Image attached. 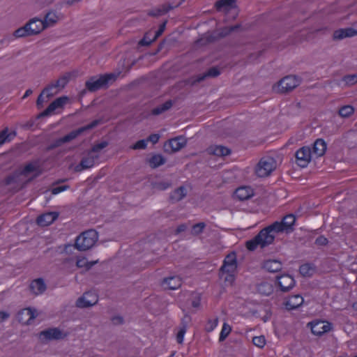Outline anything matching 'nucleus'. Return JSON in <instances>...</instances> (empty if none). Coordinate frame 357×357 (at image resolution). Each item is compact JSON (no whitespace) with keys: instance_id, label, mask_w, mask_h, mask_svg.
Wrapping results in <instances>:
<instances>
[{"instance_id":"nucleus-1","label":"nucleus","mask_w":357,"mask_h":357,"mask_svg":"<svg viewBox=\"0 0 357 357\" xmlns=\"http://www.w3.org/2000/svg\"><path fill=\"white\" fill-rule=\"evenodd\" d=\"M116 75L113 73L102 75L99 77H91L85 82V89L79 93V97L82 98L85 95L86 91L95 92L100 89L107 88L108 83L111 80H115Z\"/></svg>"},{"instance_id":"nucleus-2","label":"nucleus","mask_w":357,"mask_h":357,"mask_svg":"<svg viewBox=\"0 0 357 357\" xmlns=\"http://www.w3.org/2000/svg\"><path fill=\"white\" fill-rule=\"evenodd\" d=\"M98 239V232L94 229H89L76 238L75 248L79 251L88 250L96 244Z\"/></svg>"},{"instance_id":"nucleus-3","label":"nucleus","mask_w":357,"mask_h":357,"mask_svg":"<svg viewBox=\"0 0 357 357\" xmlns=\"http://www.w3.org/2000/svg\"><path fill=\"white\" fill-rule=\"evenodd\" d=\"M298 84L299 82L296 76L289 75L280 79L274 90L278 93H286L294 89Z\"/></svg>"},{"instance_id":"nucleus-4","label":"nucleus","mask_w":357,"mask_h":357,"mask_svg":"<svg viewBox=\"0 0 357 357\" xmlns=\"http://www.w3.org/2000/svg\"><path fill=\"white\" fill-rule=\"evenodd\" d=\"M286 228L282 222H275L271 225L262 229L261 231L264 233V236L266 238V241L272 244L275 239V234L280 232H286Z\"/></svg>"},{"instance_id":"nucleus-5","label":"nucleus","mask_w":357,"mask_h":357,"mask_svg":"<svg viewBox=\"0 0 357 357\" xmlns=\"http://www.w3.org/2000/svg\"><path fill=\"white\" fill-rule=\"evenodd\" d=\"M68 100V98L67 96H61L55 99L43 112L37 115L36 119H41L50 116L56 109L63 108L67 103Z\"/></svg>"},{"instance_id":"nucleus-6","label":"nucleus","mask_w":357,"mask_h":357,"mask_svg":"<svg viewBox=\"0 0 357 357\" xmlns=\"http://www.w3.org/2000/svg\"><path fill=\"white\" fill-rule=\"evenodd\" d=\"M66 336L67 335L58 328H50L42 331L39 334V337L42 342L63 340Z\"/></svg>"},{"instance_id":"nucleus-7","label":"nucleus","mask_w":357,"mask_h":357,"mask_svg":"<svg viewBox=\"0 0 357 357\" xmlns=\"http://www.w3.org/2000/svg\"><path fill=\"white\" fill-rule=\"evenodd\" d=\"M236 268V255L234 252H231L224 259L223 265L220 268V277L223 278L225 272H235Z\"/></svg>"},{"instance_id":"nucleus-8","label":"nucleus","mask_w":357,"mask_h":357,"mask_svg":"<svg viewBox=\"0 0 357 357\" xmlns=\"http://www.w3.org/2000/svg\"><path fill=\"white\" fill-rule=\"evenodd\" d=\"M312 151L309 146H303L295 153L296 162L301 167L307 166L311 160Z\"/></svg>"},{"instance_id":"nucleus-9","label":"nucleus","mask_w":357,"mask_h":357,"mask_svg":"<svg viewBox=\"0 0 357 357\" xmlns=\"http://www.w3.org/2000/svg\"><path fill=\"white\" fill-rule=\"evenodd\" d=\"M186 145V140L184 137L180 136L171 139L165 142L164 144V151L166 153H172L178 151Z\"/></svg>"},{"instance_id":"nucleus-10","label":"nucleus","mask_w":357,"mask_h":357,"mask_svg":"<svg viewBox=\"0 0 357 357\" xmlns=\"http://www.w3.org/2000/svg\"><path fill=\"white\" fill-rule=\"evenodd\" d=\"M181 4V2H178V3L167 2L160 5L158 7L148 10L147 15L150 17H158L167 13L174 8L178 7Z\"/></svg>"},{"instance_id":"nucleus-11","label":"nucleus","mask_w":357,"mask_h":357,"mask_svg":"<svg viewBox=\"0 0 357 357\" xmlns=\"http://www.w3.org/2000/svg\"><path fill=\"white\" fill-rule=\"evenodd\" d=\"M274 161L273 158H268L266 160L261 159L257 167L256 174L259 177H265L268 176L272 171L274 169Z\"/></svg>"},{"instance_id":"nucleus-12","label":"nucleus","mask_w":357,"mask_h":357,"mask_svg":"<svg viewBox=\"0 0 357 357\" xmlns=\"http://www.w3.org/2000/svg\"><path fill=\"white\" fill-rule=\"evenodd\" d=\"M311 332L317 336H321L325 333L330 331L332 328L331 324L324 321H314L307 324Z\"/></svg>"},{"instance_id":"nucleus-13","label":"nucleus","mask_w":357,"mask_h":357,"mask_svg":"<svg viewBox=\"0 0 357 357\" xmlns=\"http://www.w3.org/2000/svg\"><path fill=\"white\" fill-rule=\"evenodd\" d=\"M271 245L268 241H266V238L264 236V233L260 231L252 239L246 242V248L250 251H254L258 245L264 248Z\"/></svg>"},{"instance_id":"nucleus-14","label":"nucleus","mask_w":357,"mask_h":357,"mask_svg":"<svg viewBox=\"0 0 357 357\" xmlns=\"http://www.w3.org/2000/svg\"><path fill=\"white\" fill-rule=\"evenodd\" d=\"M98 297L90 292H86L76 301V306L79 308H86L95 305L98 303Z\"/></svg>"},{"instance_id":"nucleus-15","label":"nucleus","mask_w":357,"mask_h":357,"mask_svg":"<svg viewBox=\"0 0 357 357\" xmlns=\"http://www.w3.org/2000/svg\"><path fill=\"white\" fill-rule=\"evenodd\" d=\"M98 158V155H94L89 151L86 156L82 158L79 164L75 166V171L79 172L84 169L92 167L95 164V160Z\"/></svg>"},{"instance_id":"nucleus-16","label":"nucleus","mask_w":357,"mask_h":357,"mask_svg":"<svg viewBox=\"0 0 357 357\" xmlns=\"http://www.w3.org/2000/svg\"><path fill=\"white\" fill-rule=\"evenodd\" d=\"M277 283L283 292H287L295 285V280L293 277L288 274L277 276Z\"/></svg>"},{"instance_id":"nucleus-17","label":"nucleus","mask_w":357,"mask_h":357,"mask_svg":"<svg viewBox=\"0 0 357 357\" xmlns=\"http://www.w3.org/2000/svg\"><path fill=\"white\" fill-rule=\"evenodd\" d=\"M70 77V73H65L54 83H52L44 88L43 92H49L53 88H58L59 90L63 89L69 82Z\"/></svg>"},{"instance_id":"nucleus-18","label":"nucleus","mask_w":357,"mask_h":357,"mask_svg":"<svg viewBox=\"0 0 357 357\" xmlns=\"http://www.w3.org/2000/svg\"><path fill=\"white\" fill-rule=\"evenodd\" d=\"M37 316L36 310L31 308H25L20 310L17 315L19 322L24 324H30L31 320H33Z\"/></svg>"},{"instance_id":"nucleus-19","label":"nucleus","mask_w":357,"mask_h":357,"mask_svg":"<svg viewBox=\"0 0 357 357\" xmlns=\"http://www.w3.org/2000/svg\"><path fill=\"white\" fill-rule=\"evenodd\" d=\"M59 213L57 212H49L40 215L36 220L39 226L45 227L52 224L57 219Z\"/></svg>"},{"instance_id":"nucleus-20","label":"nucleus","mask_w":357,"mask_h":357,"mask_svg":"<svg viewBox=\"0 0 357 357\" xmlns=\"http://www.w3.org/2000/svg\"><path fill=\"white\" fill-rule=\"evenodd\" d=\"M47 289V286L43 278L33 280L30 285V291L36 296L42 294Z\"/></svg>"},{"instance_id":"nucleus-21","label":"nucleus","mask_w":357,"mask_h":357,"mask_svg":"<svg viewBox=\"0 0 357 357\" xmlns=\"http://www.w3.org/2000/svg\"><path fill=\"white\" fill-rule=\"evenodd\" d=\"M77 137V135L75 132V130L71 131L68 135H65L63 137L59 138L56 139L54 142H53L49 146L47 147V150H52L60 146H61L63 144L69 142L73 139H75Z\"/></svg>"},{"instance_id":"nucleus-22","label":"nucleus","mask_w":357,"mask_h":357,"mask_svg":"<svg viewBox=\"0 0 357 357\" xmlns=\"http://www.w3.org/2000/svg\"><path fill=\"white\" fill-rule=\"evenodd\" d=\"M303 303V297L299 294L291 296L284 303L287 310H295L300 307Z\"/></svg>"},{"instance_id":"nucleus-23","label":"nucleus","mask_w":357,"mask_h":357,"mask_svg":"<svg viewBox=\"0 0 357 357\" xmlns=\"http://www.w3.org/2000/svg\"><path fill=\"white\" fill-rule=\"evenodd\" d=\"M181 278L178 276H172L163 279L162 284L171 290H175L181 287Z\"/></svg>"},{"instance_id":"nucleus-24","label":"nucleus","mask_w":357,"mask_h":357,"mask_svg":"<svg viewBox=\"0 0 357 357\" xmlns=\"http://www.w3.org/2000/svg\"><path fill=\"white\" fill-rule=\"evenodd\" d=\"M186 195L187 190L183 185H181L170 193L169 201L172 203H176L181 201Z\"/></svg>"},{"instance_id":"nucleus-25","label":"nucleus","mask_w":357,"mask_h":357,"mask_svg":"<svg viewBox=\"0 0 357 357\" xmlns=\"http://www.w3.org/2000/svg\"><path fill=\"white\" fill-rule=\"evenodd\" d=\"M356 35H357V31L352 28L340 29L334 31L333 38L334 40H342Z\"/></svg>"},{"instance_id":"nucleus-26","label":"nucleus","mask_w":357,"mask_h":357,"mask_svg":"<svg viewBox=\"0 0 357 357\" xmlns=\"http://www.w3.org/2000/svg\"><path fill=\"white\" fill-rule=\"evenodd\" d=\"M206 151L208 154L218 157L226 156L231 153L230 149L223 146H211Z\"/></svg>"},{"instance_id":"nucleus-27","label":"nucleus","mask_w":357,"mask_h":357,"mask_svg":"<svg viewBox=\"0 0 357 357\" xmlns=\"http://www.w3.org/2000/svg\"><path fill=\"white\" fill-rule=\"evenodd\" d=\"M220 74V71L218 67H212L206 72L197 76L196 79L192 82V84L199 83L206 77H216Z\"/></svg>"},{"instance_id":"nucleus-28","label":"nucleus","mask_w":357,"mask_h":357,"mask_svg":"<svg viewBox=\"0 0 357 357\" xmlns=\"http://www.w3.org/2000/svg\"><path fill=\"white\" fill-rule=\"evenodd\" d=\"M59 20V15L56 12L55 10H50L46 13L44 20H42V22L47 29L56 24Z\"/></svg>"},{"instance_id":"nucleus-29","label":"nucleus","mask_w":357,"mask_h":357,"mask_svg":"<svg viewBox=\"0 0 357 357\" xmlns=\"http://www.w3.org/2000/svg\"><path fill=\"white\" fill-rule=\"evenodd\" d=\"M13 36L15 38H25L32 36L33 33L29 20L23 26L16 29L13 33Z\"/></svg>"},{"instance_id":"nucleus-30","label":"nucleus","mask_w":357,"mask_h":357,"mask_svg":"<svg viewBox=\"0 0 357 357\" xmlns=\"http://www.w3.org/2000/svg\"><path fill=\"white\" fill-rule=\"evenodd\" d=\"M264 268L270 273H276L281 271L282 265L279 260L269 259L264 262Z\"/></svg>"},{"instance_id":"nucleus-31","label":"nucleus","mask_w":357,"mask_h":357,"mask_svg":"<svg viewBox=\"0 0 357 357\" xmlns=\"http://www.w3.org/2000/svg\"><path fill=\"white\" fill-rule=\"evenodd\" d=\"M252 195L253 192L250 187H240L235 191V196L241 201L247 200Z\"/></svg>"},{"instance_id":"nucleus-32","label":"nucleus","mask_w":357,"mask_h":357,"mask_svg":"<svg viewBox=\"0 0 357 357\" xmlns=\"http://www.w3.org/2000/svg\"><path fill=\"white\" fill-rule=\"evenodd\" d=\"M326 148L325 141L322 139H317L313 144L312 153L318 157L322 156L325 153Z\"/></svg>"},{"instance_id":"nucleus-33","label":"nucleus","mask_w":357,"mask_h":357,"mask_svg":"<svg viewBox=\"0 0 357 357\" xmlns=\"http://www.w3.org/2000/svg\"><path fill=\"white\" fill-rule=\"evenodd\" d=\"M31 23V28L32 30L33 36H36L39 34L43 30L46 29L45 26H44L42 20L38 17H33L29 20Z\"/></svg>"},{"instance_id":"nucleus-34","label":"nucleus","mask_w":357,"mask_h":357,"mask_svg":"<svg viewBox=\"0 0 357 357\" xmlns=\"http://www.w3.org/2000/svg\"><path fill=\"white\" fill-rule=\"evenodd\" d=\"M257 291L262 296H269L273 291V286L271 283L263 281L257 284Z\"/></svg>"},{"instance_id":"nucleus-35","label":"nucleus","mask_w":357,"mask_h":357,"mask_svg":"<svg viewBox=\"0 0 357 357\" xmlns=\"http://www.w3.org/2000/svg\"><path fill=\"white\" fill-rule=\"evenodd\" d=\"M189 321H190V317L188 316H185L181 319V326L180 327L179 331H178L177 335H176V341L178 344H182L183 342V337H184L185 333H186L188 323Z\"/></svg>"},{"instance_id":"nucleus-36","label":"nucleus","mask_w":357,"mask_h":357,"mask_svg":"<svg viewBox=\"0 0 357 357\" xmlns=\"http://www.w3.org/2000/svg\"><path fill=\"white\" fill-rule=\"evenodd\" d=\"M296 221V217L293 214H288L285 215L281 221L286 229V233L289 234L294 231V225Z\"/></svg>"},{"instance_id":"nucleus-37","label":"nucleus","mask_w":357,"mask_h":357,"mask_svg":"<svg viewBox=\"0 0 357 357\" xmlns=\"http://www.w3.org/2000/svg\"><path fill=\"white\" fill-rule=\"evenodd\" d=\"M15 136V131L9 132L8 128H5L0 131V146L6 142H10Z\"/></svg>"},{"instance_id":"nucleus-38","label":"nucleus","mask_w":357,"mask_h":357,"mask_svg":"<svg viewBox=\"0 0 357 357\" xmlns=\"http://www.w3.org/2000/svg\"><path fill=\"white\" fill-rule=\"evenodd\" d=\"M173 106V101L169 100L162 105L157 106L151 110V114L154 116L160 115L169 110Z\"/></svg>"},{"instance_id":"nucleus-39","label":"nucleus","mask_w":357,"mask_h":357,"mask_svg":"<svg viewBox=\"0 0 357 357\" xmlns=\"http://www.w3.org/2000/svg\"><path fill=\"white\" fill-rule=\"evenodd\" d=\"M235 3V0H219L216 1L215 6L218 11L230 10Z\"/></svg>"},{"instance_id":"nucleus-40","label":"nucleus","mask_w":357,"mask_h":357,"mask_svg":"<svg viewBox=\"0 0 357 357\" xmlns=\"http://www.w3.org/2000/svg\"><path fill=\"white\" fill-rule=\"evenodd\" d=\"M165 158L160 154L153 155L149 160V165L153 169L158 167L159 166L165 164Z\"/></svg>"},{"instance_id":"nucleus-41","label":"nucleus","mask_w":357,"mask_h":357,"mask_svg":"<svg viewBox=\"0 0 357 357\" xmlns=\"http://www.w3.org/2000/svg\"><path fill=\"white\" fill-rule=\"evenodd\" d=\"M101 121H102L100 119H96V120H93L92 122H91L89 124H88L85 126L79 128L77 130H75L77 137L82 135L84 132H85L86 130H89L96 128L99 124H100Z\"/></svg>"},{"instance_id":"nucleus-42","label":"nucleus","mask_w":357,"mask_h":357,"mask_svg":"<svg viewBox=\"0 0 357 357\" xmlns=\"http://www.w3.org/2000/svg\"><path fill=\"white\" fill-rule=\"evenodd\" d=\"M299 272L304 277H310L314 272V268L311 264H305L300 266Z\"/></svg>"},{"instance_id":"nucleus-43","label":"nucleus","mask_w":357,"mask_h":357,"mask_svg":"<svg viewBox=\"0 0 357 357\" xmlns=\"http://www.w3.org/2000/svg\"><path fill=\"white\" fill-rule=\"evenodd\" d=\"M354 109L352 106L344 105L339 109L338 113L342 117L346 118L350 116L354 113Z\"/></svg>"},{"instance_id":"nucleus-44","label":"nucleus","mask_w":357,"mask_h":357,"mask_svg":"<svg viewBox=\"0 0 357 357\" xmlns=\"http://www.w3.org/2000/svg\"><path fill=\"white\" fill-rule=\"evenodd\" d=\"M172 185V183L169 181H161L153 183V188L158 190H165Z\"/></svg>"},{"instance_id":"nucleus-45","label":"nucleus","mask_w":357,"mask_h":357,"mask_svg":"<svg viewBox=\"0 0 357 357\" xmlns=\"http://www.w3.org/2000/svg\"><path fill=\"white\" fill-rule=\"evenodd\" d=\"M231 331V328L229 325H228L227 323H224L222 326V331L220 334L219 341L222 342L224 341L227 337L229 335Z\"/></svg>"},{"instance_id":"nucleus-46","label":"nucleus","mask_w":357,"mask_h":357,"mask_svg":"<svg viewBox=\"0 0 357 357\" xmlns=\"http://www.w3.org/2000/svg\"><path fill=\"white\" fill-rule=\"evenodd\" d=\"M206 227V224L204 222H199L192 226V234L194 236H197L202 233L204 229Z\"/></svg>"},{"instance_id":"nucleus-47","label":"nucleus","mask_w":357,"mask_h":357,"mask_svg":"<svg viewBox=\"0 0 357 357\" xmlns=\"http://www.w3.org/2000/svg\"><path fill=\"white\" fill-rule=\"evenodd\" d=\"M234 272H225L223 278H221L226 285H231L234 280H235V276L234 274Z\"/></svg>"},{"instance_id":"nucleus-48","label":"nucleus","mask_w":357,"mask_h":357,"mask_svg":"<svg viewBox=\"0 0 357 357\" xmlns=\"http://www.w3.org/2000/svg\"><path fill=\"white\" fill-rule=\"evenodd\" d=\"M108 144H109L108 142H107V141H102L101 142H100L98 144H94L92 146L90 152H91L93 154V153L100 152L102 149H103L105 147H107L108 146Z\"/></svg>"},{"instance_id":"nucleus-49","label":"nucleus","mask_w":357,"mask_h":357,"mask_svg":"<svg viewBox=\"0 0 357 357\" xmlns=\"http://www.w3.org/2000/svg\"><path fill=\"white\" fill-rule=\"evenodd\" d=\"M149 33H146L142 39H141L138 45L139 46H149L150 45L153 41L155 40H153V38H151L149 36Z\"/></svg>"},{"instance_id":"nucleus-50","label":"nucleus","mask_w":357,"mask_h":357,"mask_svg":"<svg viewBox=\"0 0 357 357\" xmlns=\"http://www.w3.org/2000/svg\"><path fill=\"white\" fill-rule=\"evenodd\" d=\"M252 343L259 347L262 348L266 344V340L264 335L256 336L252 338Z\"/></svg>"},{"instance_id":"nucleus-51","label":"nucleus","mask_w":357,"mask_h":357,"mask_svg":"<svg viewBox=\"0 0 357 357\" xmlns=\"http://www.w3.org/2000/svg\"><path fill=\"white\" fill-rule=\"evenodd\" d=\"M36 170L37 167H36V165H34L32 163H29L24 167L22 171L21 172V174L26 176L30 173H32Z\"/></svg>"},{"instance_id":"nucleus-52","label":"nucleus","mask_w":357,"mask_h":357,"mask_svg":"<svg viewBox=\"0 0 357 357\" xmlns=\"http://www.w3.org/2000/svg\"><path fill=\"white\" fill-rule=\"evenodd\" d=\"M343 81L347 85H354L357 83V75H348L343 77Z\"/></svg>"},{"instance_id":"nucleus-53","label":"nucleus","mask_w":357,"mask_h":357,"mask_svg":"<svg viewBox=\"0 0 357 357\" xmlns=\"http://www.w3.org/2000/svg\"><path fill=\"white\" fill-rule=\"evenodd\" d=\"M147 146V140L141 139L137 141L135 144H134L132 146V149H145Z\"/></svg>"},{"instance_id":"nucleus-54","label":"nucleus","mask_w":357,"mask_h":357,"mask_svg":"<svg viewBox=\"0 0 357 357\" xmlns=\"http://www.w3.org/2000/svg\"><path fill=\"white\" fill-rule=\"evenodd\" d=\"M218 319L216 318L213 320H208L206 326V331L208 332L212 331L218 325Z\"/></svg>"},{"instance_id":"nucleus-55","label":"nucleus","mask_w":357,"mask_h":357,"mask_svg":"<svg viewBox=\"0 0 357 357\" xmlns=\"http://www.w3.org/2000/svg\"><path fill=\"white\" fill-rule=\"evenodd\" d=\"M167 22V21L165 20L160 25L159 29L155 33L153 40H156L159 36H160L162 34V33L164 32V31L165 29Z\"/></svg>"},{"instance_id":"nucleus-56","label":"nucleus","mask_w":357,"mask_h":357,"mask_svg":"<svg viewBox=\"0 0 357 357\" xmlns=\"http://www.w3.org/2000/svg\"><path fill=\"white\" fill-rule=\"evenodd\" d=\"M328 242V241L326 237L324 236H319L316 238L314 243L319 246H324L327 245Z\"/></svg>"},{"instance_id":"nucleus-57","label":"nucleus","mask_w":357,"mask_h":357,"mask_svg":"<svg viewBox=\"0 0 357 357\" xmlns=\"http://www.w3.org/2000/svg\"><path fill=\"white\" fill-rule=\"evenodd\" d=\"M69 188H70V186L68 185H61V186H59V187L52 188L51 190V192H52V194H53V195H57V194L68 189Z\"/></svg>"},{"instance_id":"nucleus-58","label":"nucleus","mask_w":357,"mask_h":357,"mask_svg":"<svg viewBox=\"0 0 357 357\" xmlns=\"http://www.w3.org/2000/svg\"><path fill=\"white\" fill-rule=\"evenodd\" d=\"M46 92H41V93L38 96L36 100V106L38 109H40L43 107V102H45L43 94Z\"/></svg>"},{"instance_id":"nucleus-59","label":"nucleus","mask_w":357,"mask_h":357,"mask_svg":"<svg viewBox=\"0 0 357 357\" xmlns=\"http://www.w3.org/2000/svg\"><path fill=\"white\" fill-rule=\"evenodd\" d=\"M160 139V135L158 134H151L149 136V137L146 139L147 142H151L153 144L158 143Z\"/></svg>"},{"instance_id":"nucleus-60","label":"nucleus","mask_w":357,"mask_h":357,"mask_svg":"<svg viewBox=\"0 0 357 357\" xmlns=\"http://www.w3.org/2000/svg\"><path fill=\"white\" fill-rule=\"evenodd\" d=\"M87 264L88 261L86 260V259H79L77 260L76 265L79 268L86 267V269L87 270Z\"/></svg>"},{"instance_id":"nucleus-61","label":"nucleus","mask_w":357,"mask_h":357,"mask_svg":"<svg viewBox=\"0 0 357 357\" xmlns=\"http://www.w3.org/2000/svg\"><path fill=\"white\" fill-rule=\"evenodd\" d=\"M240 27H241L240 24H236V25L231 26L228 28H226L225 30H227V31L225 32V34L227 35L231 32L235 31L238 30Z\"/></svg>"},{"instance_id":"nucleus-62","label":"nucleus","mask_w":357,"mask_h":357,"mask_svg":"<svg viewBox=\"0 0 357 357\" xmlns=\"http://www.w3.org/2000/svg\"><path fill=\"white\" fill-rule=\"evenodd\" d=\"M112 322L114 324H122L123 323V319L122 317L120 316H115L112 319Z\"/></svg>"},{"instance_id":"nucleus-63","label":"nucleus","mask_w":357,"mask_h":357,"mask_svg":"<svg viewBox=\"0 0 357 357\" xmlns=\"http://www.w3.org/2000/svg\"><path fill=\"white\" fill-rule=\"evenodd\" d=\"M187 229V226L185 224H181L180 225H178L175 231V234H180L184 231H185Z\"/></svg>"},{"instance_id":"nucleus-64","label":"nucleus","mask_w":357,"mask_h":357,"mask_svg":"<svg viewBox=\"0 0 357 357\" xmlns=\"http://www.w3.org/2000/svg\"><path fill=\"white\" fill-rule=\"evenodd\" d=\"M15 176H13V175H10L5 178V183H6V185H10L15 182Z\"/></svg>"}]
</instances>
